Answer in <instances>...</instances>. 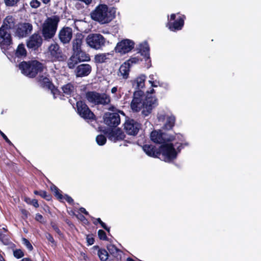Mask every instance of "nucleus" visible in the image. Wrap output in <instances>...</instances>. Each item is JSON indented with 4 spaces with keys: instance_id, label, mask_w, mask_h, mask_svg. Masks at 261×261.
Returning <instances> with one entry per match:
<instances>
[{
    "instance_id": "obj_15",
    "label": "nucleus",
    "mask_w": 261,
    "mask_h": 261,
    "mask_svg": "<svg viewBox=\"0 0 261 261\" xmlns=\"http://www.w3.org/2000/svg\"><path fill=\"white\" fill-rule=\"evenodd\" d=\"M12 37L10 33L4 29V26L0 27V47L2 49L7 50L12 44Z\"/></svg>"
},
{
    "instance_id": "obj_52",
    "label": "nucleus",
    "mask_w": 261,
    "mask_h": 261,
    "mask_svg": "<svg viewBox=\"0 0 261 261\" xmlns=\"http://www.w3.org/2000/svg\"><path fill=\"white\" fill-rule=\"evenodd\" d=\"M30 204L33 205L35 208H38L39 206L38 200L35 199H32L31 200Z\"/></svg>"
},
{
    "instance_id": "obj_14",
    "label": "nucleus",
    "mask_w": 261,
    "mask_h": 261,
    "mask_svg": "<svg viewBox=\"0 0 261 261\" xmlns=\"http://www.w3.org/2000/svg\"><path fill=\"white\" fill-rule=\"evenodd\" d=\"M124 130L130 136H136L141 128V124L133 119H127L123 124Z\"/></svg>"
},
{
    "instance_id": "obj_48",
    "label": "nucleus",
    "mask_w": 261,
    "mask_h": 261,
    "mask_svg": "<svg viewBox=\"0 0 261 261\" xmlns=\"http://www.w3.org/2000/svg\"><path fill=\"white\" fill-rule=\"evenodd\" d=\"M63 198H64L66 201L70 204H73L74 203L73 199L69 195L65 194Z\"/></svg>"
},
{
    "instance_id": "obj_36",
    "label": "nucleus",
    "mask_w": 261,
    "mask_h": 261,
    "mask_svg": "<svg viewBox=\"0 0 261 261\" xmlns=\"http://www.w3.org/2000/svg\"><path fill=\"white\" fill-rule=\"evenodd\" d=\"M175 121V118L174 117H169L164 125L165 128L168 130L172 129L174 125Z\"/></svg>"
},
{
    "instance_id": "obj_61",
    "label": "nucleus",
    "mask_w": 261,
    "mask_h": 261,
    "mask_svg": "<svg viewBox=\"0 0 261 261\" xmlns=\"http://www.w3.org/2000/svg\"><path fill=\"white\" fill-rule=\"evenodd\" d=\"M21 261H33L32 260H31V258H29V257H25V258H22Z\"/></svg>"
},
{
    "instance_id": "obj_23",
    "label": "nucleus",
    "mask_w": 261,
    "mask_h": 261,
    "mask_svg": "<svg viewBox=\"0 0 261 261\" xmlns=\"http://www.w3.org/2000/svg\"><path fill=\"white\" fill-rule=\"evenodd\" d=\"M143 151L150 157L160 158L159 147L157 148L151 144H145L142 147Z\"/></svg>"
},
{
    "instance_id": "obj_12",
    "label": "nucleus",
    "mask_w": 261,
    "mask_h": 261,
    "mask_svg": "<svg viewBox=\"0 0 261 261\" xmlns=\"http://www.w3.org/2000/svg\"><path fill=\"white\" fill-rule=\"evenodd\" d=\"M135 46V43L133 41L125 39L118 42L114 49L116 53L120 55H124L130 52Z\"/></svg>"
},
{
    "instance_id": "obj_33",
    "label": "nucleus",
    "mask_w": 261,
    "mask_h": 261,
    "mask_svg": "<svg viewBox=\"0 0 261 261\" xmlns=\"http://www.w3.org/2000/svg\"><path fill=\"white\" fill-rule=\"evenodd\" d=\"M146 77V76L144 74L140 75L132 81L133 85L136 86L138 89L143 88L145 86Z\"/></svg>"
},
{
    "instance_id": "obj_38",
    "label": "nucleus",
    "mask_w": 261,
    "mask_h": 261,
    "mask_svg": "<svg viewBox=\"0 0 261 261\" xmlns=\"http://www.w3.org/2000/svg\"><path fill=\"white\" fill-rule=\"evenodd\" d=\"M96 141L98 145L102 146L106 144L107 142V138L103 135H98L96 137Z\"/></svg>"
},
{
    "instance_id": "obj_1",
    "label": "nucleus",
    "mask_w": 261,
    "mask_h": 261,
    "mask_svg": "<svg viewBox=\"0 0 261 261\" xmlns=\"http://www.w3.org/2000/svg\"><path fill=\"white\" fill-rule=\"evenodd\" d=\"M144 92L141 90L134 92L130 103V108L133 112H138L142 108V113L145 116L151 113L152 109L156 106L157 99L152 96L147 97L143 101Z\"/></svg>"
},
{
    "instance_id": "obj_56",
    "label": "nucleus",
    "mask_w": 261,
    "mask_h": 261,
    "mask_svg": "<svg viewBox=\"0 0 261 261\" xmlns=\"http://www.w3.org/2000/svg\"><path fill=\"white\" fill-rule=\"evenodd\" d=\"M65 222L71 227L74 226L73 224L69 219H66Z\"/></svg>"
},
{
    "instance_id": "obj_44",
    "label": "nucleus",
    "mask_w": 261,
    "mask_h": 261,
    "mask_svg": "<svg viewBox=\"0 0 261 261\" xmlns=\"http://www.w3.org/2000/svg\"><path fill=\"white\" fill-rule=\"evenodd\" d=\"M51 226L52 228L54 229V230L59 235L62 236L63 235V233H62L61 231L57 225L54 223V222H51L50 223Z\"/></svg>"
},
{
    "instance_id": "obj_45",
    "label": "nucleus",
    "mask_w": 261,
    "mask_h": 261,
    "mask_svg": "<svg viewBox=\"0 0 261 261\" xmlns=\"http://www.w3.org/2000/svg\"><path fill=\"white\" fill-rule=\"evenodd\" d=\"M19 0H5V3L7 6H13L18 2Z\"/></svg>"
},
{
    "instance_id": "obj_42",
    "label": "nucleus",
    "mask_w": 261,
    "mask_h": 261,
    "mask_svg": "<svg viewBox=\"0 0 261 261\" xmlns=\"http://www.w3.org/2000/svg\"><path fill=\"white\" fill-rule=\"evenodd\" d=\"M140 61V59L138 57H131L125 62H127L128 64H130L132 67L133 64H136Z\"/></svg>"
},
{
    "instance_id": "obj_62",
    "label": "nucleus",
    "mask_w": 261,
    "mask_h": 261,
    "mask_svg": "<svg viewBox=\"0 0 261 261\" xmlns=\"http://www.w3.org/2000/svg\"><path fill=\"white\" fill-rule=\"evenodd\" d=\"M31 200H32L30 198H25V201L29 204H30V203L31 202Z\"/></svg>"
},
{
    "instance_id": "obj_27",
    "label": "nucleus",
    "mask_w": 261,
    "mask_h": 261,
    "mask_svg": "<svg viewBox=\"0 0 261 261\" xmlns=\"http://www.w3.org/2000/svg\"><path fill=\"white\" fill-rule=\"evenodd\" d=\"M131 67L130 64H128L125 61L120 66L118 75L122 76L123 79H127L129 76L130 69Z\"/></svg>"
},
{
    "instance_id": "obj_35",
    "label": "nucleus",
    "mask_w": 261,
    "mask_h": 261,
    "mask_svg": "<svg viewBox=\"0 0 261 261\" xmlns=\"http://www.w3.org/2000/svg\"><path fill=\"white\" fill-rule=\"evenodd\" d=\"M49 90L51 91L55 98L60 96L61 99H63V93L54 84L51 86L50 89H49Z\"/></svg>"
},
{
    "instance_id": "obj_64",
    "label": "nucleus",
    "mask_w": 261,
    "mask_h": 261,
    "mask_svg": "<svg viewBox=\"0 0 261 261\" xmlns=\"http://www.w3.org/2000/svg\"><path fill=\"white\" fill-rule=\"evenodd\" d=\"M126 261H135V260L130 257H127L126 259Z\"/></svg>"
},
{
    "instance_id": "obj_49",
    "label": "nucleus",
    "mask_w": 261,
    "mask_h": 261,
    "mask_svg": "<svg viewBox=\"0 0 261 261\" xmlns=\"http://www.w3.org/2000/svg\"><path fill=\"white\" fill-rule=\"evenodd\" d=\"M54 195L57 198V199L59 200H61L63 199V196L61 194V192L60 190H58V192H55Z\"/></svg>"
},
{
    "instance_id": "obj_18",
    "label": "nucleus",
    "mask_w": 261,
    "mask_h": 261,
    "mask_svg": "<svg viewBox=\"0 0 261 261\" xmlns=\"http://www.w3.org/2000/svg\"><path fill=\"white\" fill-rule=\"evenodd\" d=\"M150 138L153 142L161 145L167 142H172L174 140L173 137H167V135L161 130L152 131L150 134Z\"/></svg>"
},
{
    "instance_id": "obj_57",
    "label": "nucleus",
    "mask_w": 261,
    "mask_h": 261,
    "mask_svg": "<svg viewBox=\"0 0 261 261\" xmlns=\"http://www.w3.org/2000/svg\"><path fill=\"white\" fill-rule=\"evenodd\" d=\"M117 91V87H114L111 89V92L112 93H115Z\"/></svg>"
},
{
    "instance_id": "obj_25",
    "label": "nucleus",
    "mask_w": 261,
    "mask_h": 261,
    "mask_svg": "<svg viewBox=\"0 0 261 261\" xmlns=\"http://www.w3.org/2000/svg\"><path fill=\"white\" fill-rule=\"evenodd\" d=\"M107 249L109 253L117 261H121L122 256L123 254V252L118 249L115 245L113 244H109L107 245Z\"/></svg>"
},
{
    "instance_id": "obj_60",
    "label": "nucleus",
    "mask_w": 261,
    "mask_h": 261,
    "mask_svg": "<svg viewBox=\"0 0 261 261\" xmlns=\"http://www.w3.org/2000/svg\"><path fill=\"white\" fill-rule=\"evenodd\" d=\"M6 235L3 234L2 232H0V241H1L3 238H6Z\"/></svg>"
},
{
    "instance_id": "obj_63",
    "label": "nucleus",
    "mask_w": 261,
    "mask_h": 261,
    "mask_svg": "<svg viewBox=\"0 0 261 261\" xmlns=\"http://www.w3.org/2000/svg\"><path fill=\"white\" fill-rule=\"evenodd\" d=\"M42 1L44 4H47L50 1V0H42Z\"/></svg>"
},
{
    "instance_id": "obj_58",
    "label": "nucleus",
    "mask_w": 261,
    "mask_h": 261,
    "mask_svg": "<svg viewBox=\"0 0 261 261\" xmlns=\"http://www.w3.org/2000/svg\"><path fill=\"white\" fill-rule=\"evenodd\" d=\"M109 2V3H111V4L116 3L117 2H118L119 0H107Z\"/></svg>"
},
{
    "instance_id": "obj_24",
    "label": "nucleus",
    "mask_w": 261,
    "mask_h": 261,
    "mask_svg": "<svg viewBox=\"0 0 261 261\" xmlns=\"http://www.w3.org/2000/svg\"><path fill=\"white\" fill-rule=\"evenodd\" d=\"M17 24L16 19L11 15H8L4 19L1 26H4V29L7 31L8 30H13L14 31L16 30Z\"/></svg>"
},
{
    "instance_id": "obj_47",
    "label": "nucleus",
    "mask_w": 261,
    "mask_h": 261,
    "mask_svg": "<svg viewBox=\"0 0 261 261\" xmlns=\"http://www.w3.org/2000/svg\"><path fill=\"white\" fill-rule=\"evenodd\" d=\"M0 135L3 137V138L5 140V141L9 145H12L13 144L11 142V141L8 139V138L7 137V136L2 131L0 130Z\"/></svg>"
},
{
    "instance_id": "obj_5",
    "label": "nucleus",
    "mask_w": 261,
    "mask_h": 261,
    "mask_svg": "<svg viewBox=\"0 0 261 261\" xmlns=\"http://www.w3.org/2000/svg\"><path fill=\"white\" fill-rule=\"evenodd\" d=\"M60 21L58 16L55 15L48 18L46 22L42 25V35L45 40L52 38L55 35L58 24Z\"/></svg>"
},
{
    "instance_id": "obj_59",
    "label": "nucleus",
    "mask_w": 261,
    "mask_h": 261,
    "mask_svg": "<svg viewBox=\"0 0 261 261\" xmlns=\"http://www.w3.org/2000/svg\"><path fill=\"white\" fill-rule=\"evenodd\" d=\"M149 83L151 84V86L152 87H156L158 86V85L155 84L154 81H149Z\"/></svg>"
},
{
    "instance_id": "obj_17",
    "label": "nucleus",
    "mask_w": 261,
    "mask_h": 261,
    "mask_svg": "<svg viewBox=\"0 0 261 261\" xmlns=\"http://www.w3.org/2000/svg\"><path fill=\"white\" fill-rule=\"evenodd\" d=\"M104 123L110 127H116L120 123V117L117 113H106L103 117Z\"/></svg>"
},
{
    "instance_id": "obj_8",
    "label": "nucleus",
    "mask_w": 261,
    "mask_h": 261,
    "mask_svg": "<svg viewBox=\"0 0 261 261\" xmlns=\"http://www.w3.org/2000/svg\"><path fill=\"white\" fill-rule=\"evenodd\" d=\"M179 15L177 19L176 18V14L172 13L170 15V18H168V22L166 24L167 27L171 31L176 32L182 30L185 24V20L186 16L180 13H177Z\"/></svg>"
},
{
    "instance_id": "obj_50",
    "label": "nucleus",
    "mask_w": 261,
    "mask_h": 261,
    "mask_svg": "<svg viewBox=\"0 0 261 261\" xmlns=\"http://www.w3.org/2000/svg\"><path fill=\"white\" fill-rule=\"evenodd\" d=\"M46 237L49 242H50L52 244H56V242L55 241L53 236L50 233H47Z\"/></svg>"
},
{
    "instance_id": "obj_46",
    "label": "nucleus",
    "mask_w": 261,
    "mask_h": 261,
    "mask_svg": "<svg viewBox=\"0 0 261 261\" xmlns=\"http://www.w3.org/2000/svg\"><path fill=\"white\" fill-rule=\"evenodd\" d=\"M31 7L37 8L40 6V3L37 0H32L30 3Z\"/></svg>"
},
{
    "instance_id": "obj_54",
    "label": "nucleus",
    "mask_w": 261,
    "mask_h": 261,
    "mask_svg": "<svg viewBox=\"0 0 261 261\" xmlns=\"http://www.w3.org/2000/svg\"><path fill=\"white\" fill-rule=\"evenodd\" d=\"M51 190L54 192V193H55V192H58V190H59V188L56 186L55 185H53L50 187Z\"/></svg>"
},
{
    "instance_id": "obj_39",
    "label": "nucleus",
    "mask_w": 261,
    "mask_h": 261,
    "mask_svg": "<svg viewBox=\"0 0 261 261\" xmlns=\"http://www.w3.org/2000/svg\"><path fill=\"white\" fill-rule=\"evenodd\" d=\"M86 242L88 246L93 245L95 242V239L93 234H89L86 235Z\"/></svg>"
},
{
    "instance_id": "obj_16",
    "label": "nucleus",
    "mask_w": 261,
    "mask_h": 261,
    "mask_svg": "<svg viewBox=\"0 0 261 261\" xmlns=\"http://www.w3.org/2000/svg\"><path fill=\"white\" fill-rule=\"evenodd\" d=\"M52 61H63L66 59V56L63 54L62 49L57 43L51 44L48 47Z\"/></svg>"
},
{
    "instance_id": "obj_20",
    "label": "nucleus",
    "mask_w": 261,
    "mask_h": 261,
    "mask_svg": "<svg viewBox=\"0 0 261 261\" xmlns=\"http://www.w3.org/2000/svg\"><path fill=\"white\" fill-rule=\"evenodd\" d=\"M104 133L107 136L108 139L110 140L113 141L114 142H116L118 141L124 140V138H125V135L124 133L119 128L114 130L111 129L110 130L105 131Z\"/></svg>"
},
{
    "instance_id": "obj_10",
    "label": "nucleus",
    "mask_w": 261,
    "mask_h": 261,
    "mask_svg": "<svg viewBox=\"0 0 261 261\" xmlns=\"http://www.w3.org/2000/svg\"><path fill=\"white\" fill-rule=\"evenodd\" d=\"M86 42L88 45L91 48L99 49L105 46L106 39L100 34H91L87 36Z\"/></svg>"
},
{
    "instance_id": "obj_19",
    "label": "nucleus",
    "mask_w": 261,
    "mask_h": 261,
    "mask_svg": "<svg viewBox=\"0 0 261 261\" xmlns=\"http://www.w3.org/2000/svg\"><path fill=\"white\" fill-rule=\"evenodd\" d=\"M73 36V31L69 27H64L59 31L58 37L60 42L66 44L69 43Z\"/></svg>"
},
{
    "instance_id": "obj_55",
    "label": "nucleus",
    "mask_w": 261,
    "mask_h": 261,
    "mask_svg": "<svg viewBox=\"0 0 261 261\" xmlns=\"http://www.w3.org/2000/svg\"><path fill=\"white\" fill-rule=\"evenodd\" d=\"M79 210L81 213L84 214L86 215H89V213L86 211V210L84 207H80Z\"/></svg>"
},
{
    "instance_id": "obj_2",
    "label": "nucleus",
    "mask_w": 261,
    "mask_h": 261,
    "mask_svg": "<svg viewBox=\"0 0 261 261\" xmlns=\"http://www.w3.org/2000/svg\"><path fill=\"white\" fill-rule=\"evenodd\" d=\"M177 143L174 144L171 142L163 143L159 147V159L166 162H171L177 158V154L184 148V146H187L188 143L182 144L177 146Z\"/></svg>"
},
{
    "instance_id": "obj_21",
    "label": "nucleus",
    "mask_w": 261,
    "mask_h": 261,
    "mask_svg": "<svg viewBox=\"0 0 261 261\" xmlns=\"http://www.w3.org/2000/svg\"><path fill=\"white\" fill-rule=\"evenodd\" d=\"M75 68L74 73L76 77L87 76L92 71V66L89 64H81Z\"/></svg>"
},
{
    "instance_id": "obj_22",
    "label": "nucleus",
    "mask_w": 261,
    "mask_h": 261,
    "mask_svg": "<svg viewBox=\"0 0 261 261\" xmlns=\"http://www.w3.org/2000/svg\"><path fill=\"white\" fill-rule=\"evenodd\" d=\"M139 53L144 57L145 66L147 68H150L151 66V61L150 58L149 47L147 43L140 44Z\"/></svg>"
},
{
    "instance_id": "obj_9",
    "label": "nucleus",
    "mask_w": 261,
    "mask_h": 261,
    "mask_svg": "<svg viewBox=\"0 0 261 261\" xmlns=\"http://www.w3.org/2000/svg\"><path fill=\"white\" fill-rule=\"evenodd\" d=\"M90 60L89 55L82 49L73 51L72 55L67 61V66L69 69H73L78 63Z\"/></svg>"
},
{
    "instance_id": "obj_32",
    "label": "nucleus",
    "mask_w": 261,
    "mask_h": 261,
    "mask_svg": "<svg viewBox=\"0 0 261 261\" xmlns=\"http://www.w3.org/2000/svg\"><path fill=\"white\" fill-rule=\"evenodd\" d=\"M83 36L77 34L72 41V51L81 50V46L83 43Z\"/></svg>"
},
{
    "instance_id": "obj_28",
    "label": "nucleus",
    "mask_w": 261,
    "mask_h": 261,
    "mask_svg": "<svg viewBox=\"0 0 261 261\" xmlns=\"http://www.w3.org/2000/svg\"><path fill=\"white\" fill-rule=\"evenodd\" d=\"M63 97L66 96L67 97H71L74 95L75 88L73 84L68 83L63 85L62 88Z\"/></svg>"
},
{
    "instance_id": "obj_31",
    "label": "nucleus",
    "mask_w": 261,
    "mask_h": 261,
    "mask_svg": "<svg viewBox=\"0 0 261 261\" xmlns=\"http://www.w3.org/2000/svg\"><path fill=\"white\" fill-rule=\"evenodd\" d=\"M15 56L18 58L24 59L27 56V51L24 44L22 43L19 44L14 53Z\"/></svg>"
},
{
    "instance_id": "obj_7",
    "label": "nucleus",
    "mask_w": 261,
    "mask_h": 261,
    "mask_svg": "<svg viewBox=\"0 0 261 261\" xmlns=\"http://www.w3.org/2000/svg\"><path fill=\"white\" fill-rule=\"evenodd\" d=\"M76 112L83 119L87 121H93L96 120V116L90 110L84 100H79L76 103Z\"/></svg>"
},
{
    "instance_id": "obj_51",
    "label": "nucleus",
    "mask_w": 261,
    "mask_h": 261,
    "mask_svg": "<svg viewBox=\"0 0 261 261\" xmlns=\"http://www.w3.org/2000/svg\"><path fill=\"white\" fill-rule=\"evenodd\" d=\"M35 220L39 222L42 223L43 220V217L40 214L37 213L35 216Z\"/></svg>"
},
{
    "instance_id": "obj_4",
    "label": "nucleus",
    "mask_w": 261,
    "mask_h": 261,
    "mask_svg": "<svg viewBox=\"0 0 261 261\" xmlns=\"http://www.w3.org/2000/svg\"><path fill=\"white\" fill-rule=\"evenodd\" d=\"M91 18L101 24L111 22L115 17V12L109 11L108 7L105 4H99L91 13Z\"/></svg>"
},
{
    "instance_id": "obj_29",
    "label": "nucleus",
    "mask_w": 261,
    "mask_h": 261,
    "mask_svg": "<svg viewBox=\"0 0 261 261\" xmlns=\"http://www.w3.org/2000/svg\"><path fill=\"white\" fill-rule=\"evenodd\" d=\"M92 248L97 251V255L101 261H107L110 257L108 252L105 249L100 248L98 245L94 246Z\"/></svg>"
},
{
    "instance_id": "obj_11",
    "label": "nucleus",
    "mask_w": 261,
    "mask_h": 261,
    "mask_svg": "<svg viewBox=\"0 0 261 261\" xmlns=\"http://www.w3.org/2000/svg\"><path fill=\"white\" fill-rule=\"evenodd\" d=\"M33 31V25L29 22H18L16 30L14 31V36L19 38L29 36Z\"/></svg>"
},
{
    "instance_id": "obj_30",
    "label": "nucleus",
    "mask_w": 261,
    "mask_h": 261,
    "mask_svg": "<svg viewBox=\"0 0 261 261\" xmlns=\"http://www.w3.org/2000/svg\"><path fill=\"white\" fill-rule=\"evenodd\" d=\"M37 80L40 86L43 88L50 89L51 86L53 84L49 78L44 76L43 75H39L37 78Z\"/></svg>"
},
{
    "instance_id": "obj_37",
    "label": "nucleus",
    "mask_w": 261,
    "mask_h": 261,
    "mask_svg": "<svg viewBox=\"0 0 261 261\" xmlns=\"http://www.w3.org/2000/svg\"><path fill=\"white\" fill-rule=\"evenodd\" d=\"M93 224L95 225H97L98 223L100 224L101 226L105 229L108 233L110 232V228L108 227L106 224L102 221L100 218H96L95 219V220L93 222Z\"/></svg>"
},
{
    "instance_id": "obj_41",
    "label": "nucleus",
    "mask_w": 261,
    "mask_h": 261,
    "mask_svg": "<svg viewBox=\"0 0 261 261\" xmlns=\"http://www.w3.org/2000/svg\"><path fill=\"white\" fill-rule=\"evenodd\" d=\"M13 255L15 257L19 259L24 256V253L21 249H17L13 251Z\"/></svg>"
},
{
    "instance_id": "obj_43",
    "label": "nucleus",
    "mask_w": 261,
    "mask_h": 261,
    "mask_svg": "<svg viewBox=\"0 0 261 261\" xmlns=\"http://www.w3.org/2000/svg\"><path fill=\"white\" fill-rule=\"evenodd\" d=\"M22 241L23 244L26 246V247L28 249L29 251H32L33 250V246L28 239L25 238H23Z\"/></svg>"
},
{
    "instance_id": "obj_3",
    "label": "nucleus",
    "mask_w": 261,
    "mask_h": 261,
    "mask_svg": "<svg viewBox=\"0 0 261 261\" xmlns=\"http://www.w3.org/2000/svg\"><path fill=\"white\" fill-rule=\"evenodd\" d=\"M21 73L29 78L35 77L38 73L43 72L44 65L36 60L23 61L18 64Z\"/></svg>"
},
{
    "instance_id": "obj_6",
    "label": "nucleus",
    "mask_w": 261,
    "mask_h": 261,
    "mask_svg": "<svg viewBox=\"0 0 261 261\" xmlns=\"http://www.w3.org/2000/svg\"><path fill=\"white\" fill-rule=\"evenodd\" d=\"M85 98L89 103L95 106H106L111 102V97L109 95L105 93H100L95 91L86 92Z\"/></svg>"
},
{
    "instance_id": "obj_53",
    "label": "nucleus",
    "mask_w": 261,
    "mask_h": 261,
    "mask_svg": "<svg viewBox=\"0 0 261 261\" xmlns=\"http://www.w3.org/2000/svg\"><path fill=\"white\" fill-rule=\"evenodd\" d=\"M1 241L5 245H8L10 243V241L7 236L6 238H3Z\"/></svg>"
},
{
    "instance_id": "obj_26",
    "label": "nucleus",
    "mask_w": 261,
    "mask_h": 261,
    "mask_svg": "<svg viewBox=\"0 0 261 261\" xmlns=\"http://www.w3.org/2000/svg\"><path fill=\"white\" fill-rule=\"evenodd\" d=\"M113 53V51H112ZM113 53H101L95 55L94 61L97 64L110 62L113 58Z\"/></svg>"
},
{
    "instance_id": "obj_34",
    "label": "nucleus",
    "mask_w": 261,
    "mask_h": 261,
    "mask_svg": "<svg viewBox=\"0 0 261 261\" xmlns=\"http://www.w3.org/2000/svg\"><path fill=\"white\" fill-rule=\"evenodd\" d=\"M34 194L36 195H39L47 201H50L52 199V196L50 194H48L46 191L43 190H35Z\"/></svg>"
},
{
    "instance_id": "obj_13",
    "label": "nucleus",
    "mask_w": 261,
    "mask_h": 261,
    "mask_svg": "<svg viewBox=\"0 0 261 261\" xmlns=\"http://www.w3.org/2000/svg\"><path fill=\"white\" fill-rule=\"evenodd\" d=\"M43 40L38 33H35L27 40V47L31 51L38 50L42 44Z\"/></svg>"
},
{
    "instance_id": "obj_40",
    "label": "nucleus",
    "mask_w": 261,
    "mask_h": 261,
    "mask_svg": "<svg viewBox=\"0 0 261 261\" xmlns=\"http://www.w3.org/2000/svg\"><path fill=\"white\" fill-rule=\"evenodd\" d=\"M97 233H98V238L100 240H103V241H108V238L107 236L106 233L104 230H103L102 229H99V230H98Z\"/></svg>"
}]
</instances>
